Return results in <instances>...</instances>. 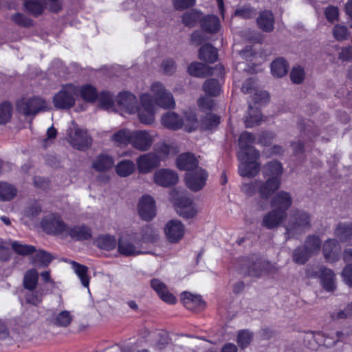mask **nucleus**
Returning <instances> with one entry per match:
<instances>
[{"mask_svg": "<svg viewBox=\"0 0 352 352\" xmlns=\"http://www.w3.org/2000/svg\"><path fill=\"white\" fill-rule=\"evenodd\" d=\"M255 141L254 136L249 132H243L239 138V151L238 159L240 161L239 173L242 177H254L260 170V164L257 162L260 154L252 146Z\"/></svg>", "mask_w": 352, "mask_h": 352, "instance_id": "nucleus-1", "label": "nucleus"}, {"mask_svg": "<svg viewBox=\"0 0 352 352\" xmlns=\"http://www.w3.org/2000/svg\"><path fill=\"white\" fill-rule=\"evenodd\" d=\"M282 173L283 167L280 162H270L265 166L263 170L264 175L269 177L265 182L243 184L241 189L248 195H253L258 191L262 198H267L279 188Z\"/></svg>", "mask_w": 352, "mask_h": 352, "instance_id": "nucleus-2", "label": "nucleus"}, {"mask_svg": "<svg viewBox=\"0 0 352 352\" xmlns=\"http://www.w3.org/2000/svg\"><path fill=\"white\" fill-rule=\"evenodd\" d=\"M311 226V214L303 210H293L289 213L286 228V238L297 237L307 232Z\"/></svg>", "mask_w": 352, "mask_h": 352, "instance_id": "nucleus-3", "label": "nucleus"}, {"mask_svg": "<svg viewBox=\"0 0 352 352\" xmlns=\"http://www.w3.org/2000/svg\"><path fill=\"white\" fill-rule=\"evenodd\" d=\"M168 151V146L163 145L159 150L140 155L135 162L139 173L148 174L159 167L161 162L166 158Z\"/></svg>", "mask_w": 352, "mask_h": 352, "instance_id": "nucleus-4", "label": "nucleus"}, {"mask_svg": "<svg viewBox=\"0 0 352 352\" xmlns=\"http://www.w3.org/2000/svg\"><path fill=\"white\" fill-rule=\"evenodd\" d=\"M79 96V86L72 83L63 85L54 95L53 104L57 109H68L74 106Z\"/></svg>", "mask_w": 352, "mask_h": 352, "instance_id": "nucleus-5", "label": "nucleus"}, {"mask_svg": "<svg viewBox=\"0 0 352 352\" xmlns=\"http://www.w3.org/2000/svg\"><path fill=\"white\" fill-rule=\"evenodd\" d=\"M252 100L254 103V107L250 103L248 111L244 118V122L248 128L260 124L262 121V116L258 109V106L268 101V94L265 91L255 90Z\"/></svg>", "mask_w": 352, "mask_h": 352, "instance_id": "nucleus-6", "label": "nucleus"}, {"mask_svg": "<svg viewBox=\"0 0 352 352\" xmlns=\"http://www.w3.org/2000/svg\"><path fill=\"white\" fill-rule=\"evenodd\" d=\"M66 139L72 147L80 151L87 149L92 143V139L87 131L79 128L74 121L67 129Z\"/></svg>", "mask_w": 352, "mask_h": 352, "instance_id": "nucleus-7", "label": "nucleus"}, {"mask_svg": "<svg viewBox=\"0 0 352 352\" xmlns=\"http://www.w3.org/2000/svg\"><path fill=\"white\" fill-rule=\"evenodd\" d=\"M142 243L137 234L122 235L118 241V252L124 256H137L145 254L146 252L142 251Z\"/></svg>", "mask_w": 352, "mask_h": 352, "instance_id": "nucleus-8", "label": "nucleus"}, {"mask_svg": "<svg viewBox=\"0 0 352 352\" xmlns=\"http://www.w3.org/2000/svg\"><path fill=\"white\" fill-rule=\"evenodd\" d=\"M151 92L155 103L162 108H171L175 104L173 94L160 82L151 86Z\"/></svg>", "mask_w": 352, "mask_h": 352, "instance_id": "nucleus-9", "label": "nucleus"}, {"mask_svg": "<svg viewBox=\"0 0 352 352\" xmlns=\"http://www.w3.org/2000/svg\"><path fill=\"white\" fill-rule=\"evenodd\" d=\"M17 110L25 116L35 115L47 108V104L41 97L23 98L16 102Z\"/></svg>", "mask_w": 352, "mask_h": 352, "instance_id": "nucleus-10", "label": "nucleus"}, {"mask_svg": "<svg viewBox=\"0 0 352 352\" xmlns=\"http://www.w3.org/2000/svg\"><path fill=\"white\" fill-rule=\"evenodd\" d=\"M141 105L137 106L135 112L140 122L145 124H151L154 122L155 108L153 104V99L148 94H143L140 96Z\"/></svg>", "mask_w": 352, "mask_h": 352, "instance_id": "nucleus-11", "label": "nucleus"}, {"mask_svg": "<svg viewBox=\"0 0 352 352\" xmlns=\"http://www.w3.org/2000/svg\"><path fill=\"white\" fill-rule=\"evenodd\" d=\"M131 138V146L141 152L148 151L155 141L153 133L146 130L132 131Z\"/></svg>", "mask_w": 352, "mask_h": 352, "instance_id": "nucleus-12", "label": "nucleus"}, {"mask_svg": "<svg viewBox=\"0 0 352 352\" xmlns=\"http://www.w3.org/2000/svg\"><path fill=\"white\" fill-rule=\"evenodd\" d=\"M41 224L46 232L65 238L68 225L63 221L59 214H50L47 215L42 221Z\"/></svg>", "mask_w": 352, "mask_h": 352, "instance_id": "nucleus-13", "label": "nucleus"}, {"mask_svg": "<svg viewBox=\"0 0 352 352\" xmlns=\"http://www.w3.org/2000/svg\"><path fill=\"white\" fill-rule=\"evenodd\" d=\"M207 172L201 168H197L186 173L185 181L187 187L192 191H199L206 185Z\"/></svg>", "mask_w": 352, "mask_h": 352, "instance_id": "nucleus-14", "label": "nucleus"}, {"mask_svg": "<svg viewBox=\"0 0 352 352\" xmlns=\"http://www.w3.org/2000/svg\"><path fill=\"white\" fill-rule=\"evenodd\" d=\"M118 109L122 113L132 114L137 110L136 97L129 91H123L118 95L116 99Z\"/></svg>", "mask_w": 352, "mask_h": 352, "instance_id": "nucleus-15", "label": "nucleus"}, {"mask_svg": "<svg viewBox=\"0 0 352 352\" xmlns=\"http://www.w3.org/2000/svg\"><path fill=\"white\" fill-rule=\"evenodd\" d=\"M153 182L162 187H170L175 185L178 182V175L173 170L160 168L153 174Z\"/></svg>", "mask_w": 352, "mask_h": 352, "instance_id": "nucleus-16", "label": "nucleus"}, {"mask_svg": "<svg viewBox=\"0 0 352 352\" xmlns=\"http://www.w3.org/2000/svg\"><path fill=\"white\" fill-rule=\"evenodd\" d=\"M164 233L168 241L177 243L184 235L185 227L179 220H170L165 226Z\"/></svg>", "mask_w": 352, "mask_h": 352, "instance_id": "nucleus-17", "label": "nucleus"}, {"mask_svg": "<svg viewBox=\"0 0 352 352\" xmlns=\"http://www.w3.org/2000/svg\"><path fill=\"white\" fill-rule=\"evenodd\" d=\"M138 210L142 219L146 221L151 220L156 214L153 198L149 195L142 196L139 201Z\"/></svg>", "mask_w": 352, "mask_h": 352, "instance_id": "nucleus-18", "label": "nucleus"}, {"mask_svg": "<svg viewBox=\"0 0 352 352\" xmlns=\"http://www.w3.org/2000/svg\"><path fill=\"white\" fill-rule=\"evenodd\" d=\"M176 210L179 216L186 219L193 217L198 212L197 205L187 197H181L177 200Z\"/></svg>", "mask_w": 352, "mask_h": 352, "instance_id": "nucleus-19", "label": "nucleus"}, {"mask_svg": "<svg viewBox=\"0 0 352 352\" xmlns=\"http://www.w3.org/2000/svg\"><path fill=\"white\" fill-rule=\"evenodd\" d=\"M342 337L343 333L342 332H336V333H332L331 336H326L321 332H309L306 334L307 339H313L317 344L324 345L327 347L333 346L336 342L342 340Z\"/></svg>", "mask_w": 352, "mask_h": 352, "instance_id": "nucleus-20", "label": "nucleus"}, {"mask_svg": "<svg viewBox=\"0 0 352 352\" xmlns=\"http://www.w3.org/2000/svg\"><path fill=\"white\" fill-rule=\"evenodd\" d=\"M287 217V212L274 208L265 214L262 220V226L267 229H273L278 227Z\"/></svg>", "mask_w": 352, "mask_h": 352, "instance_id": "nucleus-21", "label": "nucleus"}, {"mask_svg": "<svg viewBox=\"0 0 352 352\" xmlns=\"http://www.w3.org/2000/svg\"><path fill=\"white\" fill-rule=\"evenodd\" d=\"M151 287L157 294L159 297L164 302L169 304L176 302V298L169 292L166 285L160 279L151 280Z\"/></svg>", "mask_w": 352, "mask_h": 352, "instance_id": "nucleus-22", "label": "nucleus"}, {"mask_svg": "<svg viewBox=\"0 0 352 352\" xmlns=\"http://www.w3.org/2000/svg\"><path fill=\"white\" fill-rule=\"evenodd\" d=\"M67 236L77 241L87 240L91 238V230L89 227L84 225L72 227L68 226L65 238Z\"/></svg>", "mask_w": 352, "mask_h": 352, "instance_id": "nucleus-23", "label": "nucleus"}, {"mask_svg": "<svg viewBox=\"0 0 352 352\" xmlns=\"http://www.w3.org/2000/svg\"><path fill=\"white\" fill-rule=\"evenodd\" d=\"M292 204V198L291 195L285 191H280L272 199L271 205L274 208L278 210H287Z\"/></svg>", "mask_w": 352, "mask_h": 352, "instance_id": "nucleus-24", "label": "nucleus"}, {"mask_svg": "<svg viewBox=\"0 0 352 352\" xmlns=\"http://www.w3.org/2000/svg\"><path fill=\"white\" fill-rule=\"evenodd\" d=\"M323 254L330 263L335 262L339 258L340 247L336 239H328L323 245Z\"/></svg>", "mask_w": 352, "mask_h": 352, "instance_id": "nucleus-25", "label": "nucleus"}, {"mask_svg": "<svg viewBox=\"0 0 352 352\" xmlns=\"http://www.w3.org/2000/svg\"><path fill=\"white\" fill-rule=\"evenodd\" d=\"M258 27L264 32H270L274 28V17L270 10H263L256 19Z\"/></svg>", "mask_w": 352, "mask_h": 352, "instance_id": "nucleus-26", "label": "nucleus"}, {"mask_svg": "<svg viewBox=\"0 0 352 352\" xmlns=\"http://www.w3.org/2000/svg\"><path fill=\"white\" fill-rule=\"evenodd\" d=\"M197 160L194 155L188 153L181 154L177 160V166L181 170H188V172L193 170L195 168H197Z\"/></svg>", "mask_w": 352, "mask_h": 352, "instance_id": "nucleus-27", "label": "nucleus"}, {"mask_svg": "<svg viewBox=\"0 0 352 352\" xmlns=\"http://www.w3.org/2000/svg\"><path fill=\"white\" fill-rule=\"evenodd\" d=\"M162 124L165 127L177 130L183 127V119L175 112H168L162 117Z\"/></svg>", "mask_w": 352, "mask_h": 352, "instance_id": "nucleus-28", "label": "nucleus"}, {"mask_svg": "<svg viewBox=\"0 0 352 352\" xmlns=\"http://www.w3.org/2000/svg\"><path fill=\"white\" fill-rule=\"evenodd\" d=\"M320 278L322 287L328 291L332 292L336 289V278L333 272L327 268L320 270Z\"/></svg>", "mask_w": 352, "mask_h": 352, "instance_id": "nucleus-29", "label": "nucleus"}, {"mask_svg": "<svg viewBox=\"0 0 352 352\" xmlns=\"http://www.w3.org/2000/svg\"><path fill=\"white\" fill-rule=\"evenodd\" d=\"M139 236V240L143 247L144 243H151L156 242L159 239L160 232L157 230L150 226L144 227Z\"/></svg>", "mask_w": 352, "mask_h": 352, "instance_id": "nucleus-30", "label": "nucleus"}, {"mask_svg": "<svg viewBox=\"0 0 352 352\" xmlns=\"http://www.w3.org/2000/svg\"><path fill=\"white\" fill-rule=\"evenodd\" d=\"M188 73L191 76L204 78L213 74V69L201 63H192L188 66Z\"/></svg>", "mask_w": 352, "mask_h": 352, "instance_id": "nucleus-31", "label": "nucleus"}, {"mask_svg": "<svg viewBox=\"0 0 352 352\" xmlns=\"http://www.w3.org/2000/svg\"><path fill=\"white\" fill-rule=\"evenodd\" d=\"M114 164L113 159L107 155H98L92 163V168L99 172H104L109 170Z\"/></svg>", "mask_w": 352, "mask_h": 352, "instance_id": "nucleus-32", "label": "nucleus"}, {"mask_svg": "<svg viewBox=\"0 0 352 352\" xmlns=\"http://www.w3.org/2000/svg\"><path fill=\"white\" fill-rule=\"evenodd\" d=\"M116 173L122 177L132 175L135 170V164L131 160H122L115 166Z\"/></svg>", "mask_w": 352, "mask_h": 352, "instance_id": "nucleus-33", "label": "nucleus"}, {"mask_svg": "<svg viewBox=\"0 0 352 352\" xmlns=\"http://www.w3.org/2000/svg\"><path fill=\"white\" fill-rule=\"evenodd\" d=\"M132 136V131L126 129H122L115 133L111 140L118 146L123 147L131 144V137Z\"/></svg>", "mask_w": 352, "mask_h": 352, "instance_id": "nucleus-34", "label": "nucleus"}, {"mask_svg": "<svg viewBox=\"0 0 352 352\" xmlns=\"http://www.w3.org/2000/svg\"><path fill=\"white\" fill-rule=\"evenodd\" d=\"M182 300L184 306L189 309L204 307V301L201 296L193 295L190 292H184Z\"/></svg>", "mask_w": 352, "mask_h": 352, "instance_id": "nucleus-35", "label": "nucleus"}, {"mask_svg": "<svg viewBox=\"0 0 352 352\" xmlns=\"http://www.w3.org/2000/svg\"><path fill=\"white\" fill-rule=\"evenodd\" d=\"M217 51L211 45L206 44L199 49V58L201 60L212 63L217 60Z\"/></svg>", "mask_w": 352, "mask_h": 352, "instance_id": "nucleus-36", "label": "nucleus"}, {"mask_svg": "<svg viewBox=\"0 0 352 352\" xmlns=\"http://www.w3.org/2000/svg\"><path fill=\"white\" fill-rule=\"evenodd\" d=\"M95 243L99 248L104 250H111L118 245L116 237L110 234L98 236L95 241Z\"/></svg>", "mask_w": 352, "mask_h": 352, "instance_id": "nucleus-37", "label": "nucleus"}, {"mask_svg": "<svg viewBox=\"0 0 352 352\" xmlns=\"http://www.w3.org/2000/svg\"><path fill=\"white\" fill-rule=\"evenodd\" d=\"M271 71L274 76L281 78L287 73L288 64L284 58H278L272 63Z\"/></svg>", "mask_w": 352, "mask_h": 352, "instance_id": "nucleus-38", "label": "nucleus"}, {"mask_svg": "<svg viewBox=\"0 0 352 352\" xmlns=\"http://www.w3.org/2000/svg\"><path fill=\"white\" fill-rule=\"evenodd\" d=\"M202 28L208 32L214 33L220 29L219 18L214 15H208L201 19Z\"/></svg>", "mask_w": 352, "mask_h": 352, "instance_id": "nucleus-39", "label": "nucleus"}, {"mask_svg": "<svg viewBox=\"0 0 352 352\" xmlns=\"http://www.w3.org/2000/svg\"><path fill=\"white\" fill-rule=\"evenodd\" d=\"M71 264L74 272L80 280L82 285L85 287H88L89 285V277L87 275L88 268L75 261H72Z\"/></svg>", "mask_w": 352, "mask_h": 352, "instance_id": "nucleus-40", "label": "nucleus"}, {"mask_svg": "<svg viewBox=\"0 0 352 352\" xmlns=\"http://www.w3.org/2000/svg\"><path fill=\"white\" fill-rule=\"evenodd\" d=\"M335 235L340 241L346 242L352 240V223L339 224L335 230Z\"/></svg>", "mask_w": 352, "mask_h": 352, "instance_id": "nucleus-41", "label": "nucleus"}, {"mask_svg": "<svg viewBox=\"0 0 352 352\" xmlns=\"http://www.w3.org/2000/svg\"><path fill=\"white\" fill-rule=\"evenodd\" d=\"M17 193V190L14 186L9 183L0 182V200L8 201L12 200Z\"/></svg>", "mask_w": 352, "mask_h": 352, "instance_id": "nucleus-42", "label": "nucleus"}, {"mask_svg": "<svg viewBox=\"0 0 352 352\" xmlns=\"http://www.w3.org/2000/svg\"><path fill=\"white\" fill-rule=\"evenodd\" d=\"M52 259V256L50 253L44 250H36L35 249V252H33L32 263H34L35 265L45 267L50 263Z\"/></svg>", "mask_w": 352, "mask_h": 352, "instance_id": "nucleus-43", "label": "nucleus"}, {"mask_svg": "<svg viewBox=\"0 0 352 352\" xmlns=\"http://www.w3.org/2000/svg\"><path fill=\"white\" fill-rule=\"evenodd\" d=\"M9 244L15 253L21 256H27L35 252V247L22 243L17 241H10Z\"/></svg>", "mask_w": 352, "mask_h": 352, "instance_id": "nucleus-44", "label": "nucleus"}, {"mask_svg": "<svg viewBox=\"0 0 352 352\" xmlns=\"http://www.w3.org/2000/svg\"><path fill=\"white\" fill-rule=\"evenodd\" d=\"M79 95L86 102H94L98 97V92L96 88L89 84L79 87Z\"/></svg>", "mask_w": 352, "mask_h": 352, "instance_id": "nucleus-45", "label": "nucleus"}, {"mask_svg": "<svg viewBox=\"0 0 352 352\" xmlns=\"http://www.w3.org/2000/svg\"><path fill=\"white\" fill-rule=\"evenodd\" d=\"M320 245L321 240L320 238L317 236L311 235L306 239L304 248L306 251L312 255L320 251Z\"/></svg>", "mask_w": 352, "mask_h": 352, "instance_id": "nucleus-46", "label": "nucleus"}, {"mask_svg": "<svg viewBox=\"0 0 352 352\" xmlns=\"http://www.w3.org/2000/svg\"><path fill=\"white\" fill-rule=\"evenodd\" d=\"M38 279V272L36 270H28L23 278V285L28 290L34 289L37 285Z\"/></svg>", "mask_w": 352, "mask_h": 352, "instance_id": "nucleus-47", "label": "nucleus"}, {"mask_svg": "<svg viewBox=\"0 0 352 352\" xmlns=\"http://www.w3.org/2000/svg\"><path fill=\"white\" fill-rule=\"evenodd\" d=\"M24 6L34 15L41 14L44 9V0H25Z\"/></svg>", "mask_w": 352, "mask_h": 352, "instance_id": "nucleus-48", "label": "nucleus"}, {"mask_svg": "<svg viewBox=\"0 0 352 352\" xmlns=\"http://www.w3.org/2000/svg\"><path fill=\"white\" fill-rule=\"evenodd\" d=\"M201 19L202 14L196 10L186 12L182 16V21L184 24L188 27L194 26Z\"/></svg>", "mask_w": 352, "mask_h": 352, "instance_id": "nucleus-49", "label": "nucleus"}, {"mask_svg": "<svg viewBox=\"0 0 352 352\" xmlns=\"http://www.w3.org/2000/svg\"><path fill=\"white\" fill-rule=\"evenodd\" d=\"M203 89L206 94L216 96L220 94L221 87L218 81L214 79H209L204 82Z\"/></svg>", "mask_w": 352, "mask_h": 352, "instance_id": "nucleus-50", "label": "nucleus"}, {"mask_svg": "<svg viewBox=\"0 0 352 352\" xmlns=\"http://www.w3.org/2000/svg\"><path fill=\"white\" fill-rule=\"evenodd\" d=\"M100 106L107 111L112 110L114 108V102L112 95L109 92H102L98 96Z\"/></svg>", "mask_w": 352, "mask_h": 352, "instance_id": "nucleus-51", "label": "nucleus"}, {"mask_svg": "<svg viewBox=\"0 0 352 352\" xmlns=\"http://www.w3.org/2000/svg\"><path fill=\"white\" fill-rule=\"evenodd\" d=\"M332 32L334 38L338 41L348 39L350 35L348 28L340 24L336 25Z\"/></svg>", "mask_w": 352, "mask_h": 352, "instance_id": "nucleus-52", "label": "nucleus"}, {"mask_svg": "<svg viewBox=\"0 0 352 352\" xmlns=\"http://www.w3.org/2000/svg\"><path fill=\"white\" fill-rule=\"evenodd\" d=\"M183 119L184 129L188 132L194 130L197 126V119L195 114L193 111H190L185 113L184 118Z\"/></svg>", "mask_w": 352, "mask_h": 352, "instance_id": "nucleus-53", "label": "nucleus"}, {"mask_svg": "<svg viewBox=\"0 0 352 352\" xmlns=\"http://www.w3.org/2000/svg\"><path fill=\"white\" fill-rule=\"evenodd\" d=\"M253 334L248 330H242L239 332L237 336V343L242 349L247 347L252 342Z\"/></svg>", "mask_w": 352, "mask_h": 352, "instance_id": "nucleus-54", "label": "nucleus"}, {"mask_svg": "<svg viewBox=\"0 0 352 352\" xmlns=\"http://www.w3.org/2000/svg\"><path fill=\"white\" fill-rule=\"evenodd\" d=\"M311 255L305 248H298L293 253V260L298 264H304Z\"/></svg>", "mask_w": 352, "mask_h": 352, "instance_id": "nucleus-55", "label": "nucleus"}, {"mask_svg": "<svg viewBox=\"0 0 352 352\" xmlns=\"http://www.w3.org/2000/svg\"><path fill=\"white\" fill-rule=\"evenodd\" d=\"M72 320V316L68 311H62L55 318V323L60 327H67Z\"/></svg>", "mask_w": 352, "mask_h": 352, "instance_id": "nucleus-56", "label": "nucleus"}, {"mask_svg": "<svg viewBox=\"0 0 352 352\" xmlns=\"http://www.w3.org/2000/svg\"><path fill=\"white\" fill-rule=\"evenodd\" d=\"M12 106L9 102L0 104V124L6 123L11 118Z\"/></svg>", "mask_w": 352, "mask_h": 352, "instance_id": "nucleus-57", "label": "nucleus"}, {"mask_svg": "<svg viewBox=\"0 0 352 352\" xmlns=\"http://www.w3.org/2000/svg\"><path fill=\"white\" fill-rule=\"evenodd\" d=\"M43 299L42 292L32 290H28L25 294V300L28 303L33 305H37L41 302Z\"/></svg>", "mask_w": 352, "mask_h": 352, "instance_id": "nucleus-58", "label": "nucleus"}, {"mask_svg": "<svg viewBox=\"0 0 352 352\" xmlns=\"http://www.w3.org/2000/svg\"><path fill=\"white\" fill-rule=\"evenodd\" d=\"M255 10L249 6H243L237 8L234 12V16L248 19L255 15Z\"/></svg>", "mask_w": 352, "mask_h": 352, "instance_id": "nucleus-59", "label": "nucleus"}, {"mask_svg": "<svg viewBox=\"0 0 352 352\" xmlns=\"http://www.w3.org/2000/svg\"><path fill=\"white\" fill-rule=\"evenodd\" d=\"M304 69L300 66L294 67L290 73L292 81L295 84L301 83L305 78Z\"/></svg>", "mask_w": 352, "mask_h": 352, "instance_id": "nucleus-60", "label": "nucleus"}, {"mask_svg": "<svg viewBox=\"0 0 352 352\" xmlns=\"http://www.w3.org/2000/svg\"><path fill=\"white\" fill-rule=\"evenodd\" d=\"M12 20L16 24L21 26L28 27L31 26L32 24V21L29 18L21 13H17L13 15L12 16Z\"/></svg>", "mask_w": 352, "mask_h": 352, "instance_id": "nucleus-61", "label": "nucleus"}, {"mask_svg": "<svg viewBox=\"0 0 352 352\" xmlns=\"http://www.w3.org/2000/svg\"><path fill=\"white\" fill-rule=\"evenodd\" d=\"M195 0H173L174 8L178 10H183L189 7L193 6Z\"/></svg>", "mask_w": 352, "mask_h": 352, "instance_id": "nucleus-62", "label": "nucleus"}, {"mask_svg": "<svg viewBox=\"0 0 352 352\" xmlns=\"http://www.w3.org/2000/svg\"><path fill=\"white\" fill-rule=\"evenodd\" d=\"M339 11L338 8L329 6L325 10V16L329 22H334L338 19Z\"/></svg>", "mask_w": 352, "mask_h": 352, "instance_id": "nucleus-63", "label": "nucleus"}, {"mask_svg": "<svg viewBox=\"0 0 352 352\" xmlns=\"http://www.w3.org/2000/svg\"><path fill=\"white\" fill-rule=\"evenodd\" d=\"M343 280L350 287H352V265H347L342 274Z\"/></svg>", "mask_w": 352, "mask_h": 352, "instance_id": "nucleus-64", "label": "nucleus"}]
</instances>
